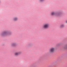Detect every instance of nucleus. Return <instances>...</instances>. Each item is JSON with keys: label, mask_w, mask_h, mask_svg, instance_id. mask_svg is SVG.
Returning <instances> with one entry per match:
<instances>
[{"label": "nucleus", "mask_w": 67, "mask_h": 67, "mask_svg": "<svg viewBox=\"0 0 67 67\" xmlns=\"http://www.w3.org/2000/svg\"><path fill=\"white\" fill-rule=\"evenodd\" d=\"M49 23H46L43 25V27L44 29H48L49 27Z\"/></svg>", "instance_id": "f257e3e1"}, {"label": "nucleus", "mask_w": 67, "mask_h": 67, "mask_svg": "<svg viewBox=\"0 0 67 67\" xmlns=\"http://www.w3.org/2000/svg\"><path fill=\"white\" fill-rule=\"evenodd\" d=\"M55 48H50V49L49 50V52L50 53H54V52H55Z\"/></svg>", "instance_id": "f03ea898"}, {"label": "nucleus", "mask_w": 67, "mask_h": 67, "mask_svg": "<svg viewBox=\"0 0 67 67\" xmlns=\"http://www.w3.org/2000/svg\"><path fill=\"white\" fill-rule=\"evenodd\" d=\"M21 53V52H15L14 53V55L15 56H18V55L20 54Z\"/></svg>", "instance_id": "7ed1b4c3"}, {"label": "nucleus", "mask_w": 67, "mask_h": 67, "mask_svg": "<svg viewBox=\"0 0 67 67\" xmlns=\"http://www.w3.org/2000/svg\"><path fill=\"white\" fill-rule=\"evenodd\" d=\"M8 34V33L6 32H4L2 33V35L3 36L4 35H7Z\"/></svg>", "instance_id": "20e7f679"}, {"label": "nucleus", "mask_w": 67, "mask_h": 67, "mask_svg": "<svg viewBox=\"0 0 67 67\" xmlns=\"http://www.w3.org/2000/svg\"><path fill=\"white\" fill-rule=\"evenodd\" d=\"M56 14H55L54 12H52L51 13V15H55Z\"/></svg>", "instance_id": "39448f33"}, {"label": "nucleus", "mask_w": 67, "mask_h": 67, "mask_svg": "<svg viewBox=\"0 0 67 67\" xmlns=\"http://www.w3.org/2000/svg\"><path fill=\"white\" fill-rule=\"evenodd\" d=\"M63 48L64 49H67V45L64 47Z\"/></svg>", "instance_id": "423d86ee"}, {"label": "nucleus", "mask_w": 67, "mask_h": 67, "mask_svg": "<svg viewBox=\"0 0 67 67\" xmlns=\"http://www.w3.org/2000/svg\"><path fill=\"white\" fill-rule=\"evenodd\" d=\"M12 45L13 46H15L16 45V44H15V43H14L12 44Z\"/></svg>", "instance_id": "0eeeda50"}, {"label": "nucleus", "mask_w": 67, "mask_h": 67, "mask_svg": "<svg viewBox=\"0 0 67 67\" xmlns=\"http://www.w3.org/2000/svg\"><path fill=\"white\" fill-rule=\"evenodd\" d=\"M64 27V25H61V26H60V28H62L63 27Z\"/></svg>", "instance_id": "6e6552de"}, {"label": "nucleus", "mask_w": 67, "mask_h": 67, "mask_svg": "<svg viewBox=\"0 0 67 67\" xmlns=\"http://www.w3.org/2000/svg\"><path fill=\"white\" fill-rule=\"evenodd\" d=\"M17 20H18V18H15L14 19V21H16Z\"/></svg>", "instance_id": "1a4fd4ad"}, {"label": "nucleus", "mask_w": 67, "mask_h": 67, "mask_svg": "<svg viewBox=\"0 0 67 67\" xmlns=\"http://www.w3.org/2000/svg\"><path fill=\"white\" fill-rule=\"evenodd\" d=\"M66 23H67V20L65 21Z\"/></svg>", "instance_id": "9d476101"}, {"label": "nucleus", "mask_w": 67, "mask_h": 67, "mask_svg": "<svg viewBox=\"0 0 67 67\" xmlns=\"http://www.w3.org/2000/svg\"><path fill=\"white\" fill-rule=\"evenodd\" d=\"M43 0H40V1H43Z\"/></svg>", "instance_id": "9b49d317"}, {"label": "nucleus", "mask_w": 67, "mask_h": 67, "mask_svg": "<svg viewBox=\"0 0 67 67\" xmlns=\"http://www.w3.org/2000/svg\"><path fill=\"white\" fill-rule=\"evenodd\" d=\"M57 15H58V14H57Z\"/></svg>", "instance_id": "f8f14e48"}]
</instances>
